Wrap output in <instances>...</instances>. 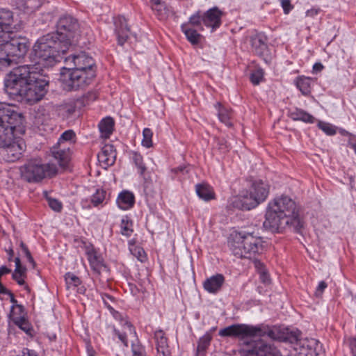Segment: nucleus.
Here are the masks:
<instances>
[{
    "label": "nucleus",
    "instance_id": "obj_1",
    "mask_svg": "<svg viewBox=\"0 0 356 356\" xmlns=\"http://www.w3.org/2000/svg\"><path fill=\"white\" fill-rule=\"evenodd\" d=\"M264 225L272 232H280L289 228L300 232L304 225L296 202L289 196L282 195L268 203Z\"/></svg>",
    "mask_w": 356,
    "mask_h": 356
},
{
    "label": "nucleus",
    "instance_id": "obj_2",
    "mask_svg": "<svg viewBox=\"0 0 356 356\" xmlns=\"http://www.w3.org/2000/svg\"><path fill=\"white\" fill-rule=\"evenodd\" d=\"M229 250L238 258L251 259L263 251V241L253 233L245 231L234 232L228 241Z\"/></svg>",
    "mask_w": 356,
    "mask_h": 356
},
{
    "label": "nucleus",
    "instance_id": "obj_3",
    "mask_svg": "<svg viewBox=\"0 0 356 356\" xmlns=\"http://www.w3.org/2000/svg\"><path fill=\"white\" fill-rule=\"evenodd\" d=\"M70 47V42L60 40L56 34L48 33L40 38L33 46L36 57L43 60H58L60 54H64Z\"/></svg>",
    "mask_w": 356,
    "mask_h": 356
},
{
    "label": "nucleus",
    "instance_id": "obj_4",
    "mask_svg": "<svg viewBox=\"0 0 356 356\" xmlns=\"http://www.w3.org/2000/svg\"><path fill=\"white\" fill-rule=\"evenodd\" d=\"M221 337H238L244 341H248L250 337H268L272 339H278V330L277 328L268 327L252 326L245 324H235L221 329L219 331Z\"/></svg>",
    "mask_w": 356,
    "mask_h": 356
},
{
    "label": "nucleus",
    "instance_id": "obj_5",
    "mask_svg": "<svg viewBox=\"0 0 356 356\" xmlns=\"http://www.w3.org/2000/svg\"><path fill=\"white\" fill-rule=\"evenodd\" d=\"M20 177L28 183H39L47 176H54L58 171L56 165L48 163H42L40 159L27 160L19 167Z\"/></svg>",
    "mask_w": 356,
    "mask_h": 356
},
{
    "label": "nucleus",
    "instance_id": "obj_6",
    "mask_svg": "<svg viewBox=\"0 0 356 356\" xmlns=\"http://www.w3.org/2000/svg\"><path fill=\"white\" fill-rule=\"evenodd\" d=\"M22 122V115L15 111L11 105L0 103V147L16 138L14 131Z\"/></svg>",
    "mask_w": 356,
    "mask_h": 356
},
{
    "label": "nucleus",
    "instance_id": "obj_7",
    "mask_svg": "<svg viewBox=\"0 0 356 356\" xmlns=\"http://www.w3.org/2000/svg\"><path fill=\"white\" fill-rule=\"evenodd\" d=\"M33 65H24L15 67L5 79V90L11 97H16L20 89L38 74Z\"/></svg>",
    "mask_w": 356,
    "mask_h": 356
},
{
    "label": "nucleus",
    "instance_id": "obj_8",
    "mask_svg": "<svg viewBox=\"0 0 356 356\" xmlns=\"http://www.w3.org/2000/svg\"><path fill=\"white\" fill-rule=\"evenodd\" d=\"M95 76V70L80 71L66 66L61 69L59 80L63 90L71 91L84 88Z\"/></svg>",
    "mask_w": 356,
    "mask_h": 356
},
{
    "label": "nucleus",
    "instance_id": "obj_9",
    "mask_svg": "<svg viewBox=\"0 0 356 356\" xmlns=\"http://www.w3.org/2000/svg\"><path fill=\"white\" fill-rule=\"evenodd\" d=\"M269 192L268 186L261 180L252 183L250 193L237 198L234 206L242 210H250L264 202Z\"/></svg>",
    "mask_w": 356,
    "mask_h": 356
},
{
    "label": "nucleus",
    "instance_id": "obj_10",
    "mask_svg": "<svg viewBox=\"0 0 356 356\" xmlns=\"http://www.w3.org/2000/svg\"><path fill=\"white\" fill-rule=\"evenodd\" d=\"M35 78L26 83L16 97H20L22 101H25L30 104L40 101L47 93L49 82L40 73Z\"/></svg>",
    "mask_w": 356,
    "mask_h": 356
},
{
    "label": "nucleus",
    "instance_id": "obj_11",
    "mask_svg": "<svg viewBox=\"0 0 356 356\" xmlns=\"http://www.w3.org/2000/svg\"><path fill=\"white\" fill-rule=\"evenodd\" d=\"M60 40L70 42V46L75 44L79 35L78 20L70 15L61 16L56 24V31L54 33Z\"/></svg>",
    "mask_w": 356,
    "mask_h": 356
},
{
    "label": "nucleus",
    "instance_id": "obj_12",
    "mask_svg": "<svg viewBox=\"0 0 356 356\" xmlns=\"http://www.w3.org/2000/svg\"><path fill=\"white\" fill-rule=\"evenodd\" d=\"M240 353L241 356H282L275 346L261 339L244 341V346L241 348Z\"/></svg>",
    "mask_w": 356,
    "mask_h": 356
},
{
    "label": "nucleus",
    "instance_id": "obj_13",
    "mask_svg": "<svg viewBox=\"0 0 356 356\" xmlns=\"http://www.w3.org/2000/svg\"><path fill=\"white\" fill-rule=\"evenodd\" d=\"M22 22L15 18L12 11L8 9H0V42L10 38L13 31L22 29Z\"/></svg>",
    "mask_w": 356,
    "mask_h": 356
},
{
    "label": "nucleus",
    "instance_id": "obj_14",
    "mask_svg": "<svg viewBox=\"0 0 356 356\" xmlns=\"http://www.w3.org/2000/svg\"><path fill=\"white\" fill-rule=\"evenodd\" d=\"M293 356H324L322 344L314 339L297 342L293 348Z\"/></svg>",
    "mask_w": 356,
    "mask_h": 356
},
{
    "label": "nucleus",
    "instance_id": "obj_15",
    "mask_svg": "<svg viewBox=\"0 0 356 356\" xmlns=\"http://www.w3.org/2000/svg\"><path fill=\"white\" fill-rule=\"evenodd\" d=\"M25 149V143L22 140L15 138L0 147V155L6 162L13 163L20 159Z\"/></svg>",
    "mask_w": 356,
    "mask_h": 356
},
{
    "label": "nucleus",
    "instance_id": "obj_16",
    "mask_svg": "<svg viewBox=\"0 0 356 356\" xmlns=\"http://www.w3.org/2000/svg\"><path fill=\"white\" fill-rule=\"evenodd\" d=\"M6 51H10L11 56L14 58L15 63L23 58L27 53L30 44L26 38H10L6 39Z\"/></svg>",
    "mask_w": 356,
    "mask_h": 356
},
{
    "label": "nucleus",
    "instance_id": "obj_17",
    "mask_svg": "<svg viewBox=\"0 0 356 356\" xmlns=\"http://www.w3.org/2000/svg\"><path fill=\"white\" fill-rule=\"evenodd\" d=\"M67 67H72L75 70L89 71L95 70V62L92 57L88 56L83 52L78 55H72L67 57L65 60Z\"/></svg>",
    "mask_w": 356,
    "mask_h": 356
},
{
    "label": "nucleus",
    "instance_id": "obj_18",
    "mask_svg": "<svg viewBox=\"0 0 356 356\" xmlns=\"http://www.w3.org/2000/svg\"><path fill=\"white\" fill-rule=\"evenodd\" d=\"M222 16V12L217 7L210 8L203 15V24L213 31L221 25Z\"/></svg>",
    "mask_w": 356,
    "mask_h": 356
},
{
    "label": "nucleus",
    "instance_id": "obj_19",
    "mask_svg": "<svg viewBox=\"0 0 356 356\" xmlns=\"http://www.w3.org/2000/svg\"><path fill=\"white\" fill-rule=\"evenodd\" d=\"M116 158L115 150L113 145H105L97 155L98 161L104 168L114 164Z\"/></svg>",
    "mask_w": 356,
    "mask_h": 356
},
{
    "label": "nucleus",
    "instance_id": "obj_20",
    "mask_svg": "<svg viewBox=\"0 0 356 356\" xmlns=\"http://www.w3.org/2000/svg\"><path fill=\"white\" fill-rule=\"evenodd\" d=\"M115 26L118 44L123 45L127 40L130 33V29L128 26L127 19L122 16L118 17L115 19Z\"/></svg>",
    "mask_w": 356,
    "mask_h": 356
},
{
    "label": "nucleus",
    "instance_id": "obj_21",
    "mask_svg": "<svg viewBox=\"0 0 356 356\" xmlns=\"http://www.w3.org/2000/svg\"><path fill=\"white\" fill-rule=\"evenodd\" d=\"M154 339L156 341V348L157 350L156 356H171L168 344V339L163 330H158L155 331Z\"/></svg>",
    "mask_w": 356,
    "mask_h": 356
},
{
    "label": "nucleus",
    "instance_id": "obj_22",
    "mask_svg": "<svg viewBox=\"0 0 356 356\" xmlns=\"http://www.w3.org/2000/svg\"><path fill=\"white\" fill-rule=\"evenodd\" d=\"M252 51L259 56H264L268 52L267 38L261 33L251 38Z\"/></svg>",
    "mask_w": 356,
    "mask_h": 356
},
{
    "label": "nucleus",
    "instance_id": "obj_23",
    "mask_svg": "<svg viewBox=\"0 0 356 356\" xmlns=\"http://www.w3.org/2000/svg\"><path fill=\"white\" fill-rule=\"evenodd\" d=\"M224 282V276L222 274H216L207 278L203 283V287L210 293H216L220 290Z\"/></svg>",
    "mask_w": 356,
    "mask_h": 356
},
{
    "label": "nucleus",
    "instance_id": "obj_24",
    "mask_svg": "<svg viewBox=\"0 0 356 356\" xmlns=\"http://www.w3.org/2000/svg\"><path fill=\"white\" fill-rule=\"evenodd\" d=\"M52 156L58 161L59 165L63 168H67L70 160V151L69 147L63 148L54 147L51 149Z\"/></svg>",
    "mask_w": 356,
    "mask_h": 356
},
{
    "label": "nucleus",
    "instance_id": "obj_25",
    "mask_svg": "<svg viewBox=\"0 0 356 356\" xmlns=\"http://www.w3.org/2000/svg\"><path fill=\"white\" fill-rule=\"evenodd\" d=\"M90 98L94 100L96 99L95 93H88L86 96L83 97V99H77L76 101H71L68 103L63 104L60 106L59 111L64 117H69L72 115L76 108V104L81 102H83L86 99Z\"/></svg>",
    "mask_w": 356,
    "mask_h": 356
},
{
    "label": "nucleus",
    "instance_id": "obj_26",
    "mask_svg": "<svg viewBox=\"0 0 356 356\" xmlns=\"http://www.w3.org/2000/svg\"><path fill=\"white\" fill-rule=\"evenodd\" d=\"M122 325L123 330L122 331L114 329L115 334L118 335L119 339L124 343L125 346H128L127 336L136 335L134 327L130 322L126 319L122 320Z\"/></svg>",
    "mask_w": 356,
    "mask_h": 356
},
{
    "label": "nucleus",
    "instance_id": "obj_27",
    "mask_svg": "<svg viewBox=\"0 0 356 356\" xmlns=\"http://www.w3.org/2000/svg\"><path fill=\"white\" fill-rule=\"evenodd\" d=\"M116 202L121 209H129L134 205V195L130 191H123L119 194Z\"/></svg>",
    "mask_w": 356,
    "mask_h": 356
},
{
    "label": "nucleus",
    "instance_id": "obj_28",
    "mask_svg": "<svg viewBox=\"0 0 356 356\" xmlns=\"http://www.w3.org/2000/svg\"><path fill=\"white\" fill-rule=\"evenodd\" d=\"M15 269L12 275V277L19 285H24V279L26 277V268L22 265L20 259L18 257L15 259Z\"/></svg>",
    "mask_w": 356,
    "mask_h": 356
},
{
    "label": "nucleus",
    "instance_id": "obj_29",
    "mask_svg": "<svg viewBox=\"0 0 356 356\" xmlns=\"http://www.w3.org/2000/svg\"><path fill=\"white\" fill-rule=\"evenodd\" d=\"M114 127V120L111 117H106L101 120L99 124V129L101 136L104 138H108L113 133Z\"/></svg>",
    "mask_w": 356,
    "mask_h": 356
},
{
    "label": "nucleus",
    "instance_id": "obj_30",
    "mask_svg": "<svg viewBox=\"0 0 356 356\" xmlns=\"http://www.w3.org/2000/svg\"><path fill=\"white\" fill-rule=\"evenodd\" d=\"M195 191L198 197L205 201L214 199L215 194L211 187L207 184H198L195 186Z\"/></svg>",
    "mask_w": 356,
    "mask_h": 356
},
{
    "label": "nucleus",
    "instance_id": "obj_31",
    "mask_svg": "<svg viewBox=\"0 0 356 356\" xmlns=\"http://www.w3.org/2000/svg\"><path fill=\"white\" fill-rule=\"evenodd\" d=\"M88 261L92 269L99 274L103 268H105L102 259L99 257L95 250H90L87 252Z\"/></svg>",
    "mask_w": 356,
    "mask_h": 356
},
{
    "label": "nucleus",
    "instance_id": "obj_32",
    "mask_svg": "<svg viewBox=\"0 0 356 356\" xmlns=\"http://www.w3.org/2000/svg\"><path fill=\"white\" fill-rule=\"evenodd\" d=\"M295 83L303 95L307 96L311 93L312 83V79L311 78L298 76L296 79Z\"/></svg>",
    "mask_w": 356,
    "mask_h": 356
},
{
    "label": "nucleus",
    "instance_id": "obj_33",
    "mask_svg": "<svg viewBox=\"0 0 356 356\" xmlns=\"http://www.w3.org/2000/svg\"><path fill=\"white\" fill-rule=\"evenodd\" d=\"M289 116L293 120H300L307 123H313L314 122V118L312 115L299 108L290 111Z\"/></svg>",
    "mask_w": 356,
    "mask_h": 356
},
{
    "label": "nucleus",
    "instance_id": "obj_34",
    "mask_svg": "<svg viewBox=\"0 0 356 356\" xmlns=\"http://www.w3.org/2000/svg\"><path fill=\"white\" fill-rule=\"evenodd\" d=\"M16 63L10 51H6V42H0V65L2 67L10 66Z\"/></svg>",
    "mask_w": 356,
    "mask_h": 356
},
{
    "label": "nucleus",
    "instance_id": "obj_35",
    "mask_svg": "<svg viewBox=\"0 0 356 356\" xmlns=\"http://www.w3.org/2000/svg\"><path fill=\"white\" fill-rule=\"evenodd\" d=\"M181 31L185 34L187 40L192 44H197L199 43L201 38V35L198 33L196 30L190 28L188 24H182Z\"/></svg>",
    "mask_w": 356,
    "mask_h": 356
},
{
    "label": "nucleus",
    "instance_id": "obj_36",
    "mask_svg": "<svg viewBox=\"0 0 356 356\" xmlns=\"http://www.w3.org/2000/svg\"><path fill=\"white\" fill-rule=\"evenodd\" d=\"M24 308L21 305H13L10 313V318L15 323L26 317Z\"/></svg>",
    "mask_w": 356,
    "mask_h": 356
},
{
    "label": "nucleus",
    "instance_id": "obj_37",
    "mask_svg": "<svg viewBox=\"0 0 356 356\" xmlns=\"http://www.w3.org/2000/svg\"><path fill=\"white\" fill-rule=\"evenodd\" d=\"M152 9L160 19H165L169 14V9L163 2L159 1L152 5Z\"/></svg>",
    "mask_w": 356,
    "mask_h": 356
},
{
    "label": "nucleus",
    "instance_id": "obj_38",
    "mask_svg": "<svg viewBox=\"0 0 356 356\" xmlns=\"http://www.w3.org/2000/svg\"><path fill=\"white\" fill-rule=\"evenodd\" d=\"M106 192L103 189H97L91 197V202L94 207L103 204L106 200Z\"/></svg>",
    "mask_w": 356,
    "mask_h": 356
},
{
    "label": "nucleus",
    "instance_id": "obj_39",
    "mask_svg": "<svg viewBox=\"0 0 356 356\" xmlns=\"http://www.w3.org/2000/svg\"><path fill=\"white\" fill-rule=\"evenodd\" d=\"M65 280L66 282L67 288L76 287L81 284L80 279L75 275L67 273L65 275Z\"/></svg>",
    "mask_w": 356,
    "mask_h": 356
},
{
    "label": "nucleus",
    "instance_id": "obj_40",
    "mask_svg": "<svg viewBox=\"0 0 356 356\" xmlns=\"http://www.w3.org/2000/svg\"><path fill=\"white\" fill-rule=\"evenodd\" d=\"M152 136L153 133L149 128H145L143 131V138L142 140L143 146L149 148L152 146Z\"/></svg>",
    "mask_w": 356,
    "mask_h": 356
},
{
    "label": "nucleus",
    "instance_id": "obj_41",
    "mask_svg": "<svg viewBox=\"0 0 356 356\" xmlns=\"http://www.w3.org/2000/svg\"><path fill=\"white\" fill-rule=\"evenodd\" d=\"M216 106L219 107L218 108V118L220 120L225 123L227 125H230L229 119L231 118L230 113L225 108H221V105L220 103H217Z\"/></svg>",
    "mask_w": 356,
    "mask_h": 356
},
{
    "label": "nucleus",
    "instance_id": "obj_42",
    "mask_svg": "<svg viewBox=\"0 0 356 356\" xmlns=\"http://www.w3.org/2000/svg\"><path fill=\"white\" fill-rule=\"evenodd\" d=\"M202 22H203V15H201L200 11H197L189 18L188 24L200 26V30H203Z\"/></svg>",
    "mask_w": 356,
    "mask_h": 356
},
{
    "label": "nucleus",
    "instance_id": "obj_43",
    "mask_svg": "<svg viewBox=\"0 0 356 356\" xmlns=\"http://www.w3.org/2000/svg\"><path fill=\"white\" fill-rule=\"evenodd\" d=\"M133 160L138 168L140 174L143 175L146 170V167L143 163V156L140 154L135 152L133 154Z\"/></svg>",
    "mask_w": 356,
    "mask_h": 356
},
{
    "label": "nucleus",
    "instance_id": "obj_44",
    "mask_svg": "<svg viewBox=\"0 0 356 356\" xmlns=\"http://www.w3.org/2000/svg\"><path fill=\"white\" fill-rule=\"evenodd\" d=\"M255 266L258 268L259 277L261 281L264 284H268L270 282V278L268 273L265 271V269L259 261H255Z\"/></svg>",
    "mask_w": 356,
    "mask_h": 356
},
{
    "label": "nucleus",
    "instance_id": "obj_45",
    "mask_svg": "<svg viewBox=\"0 0 356 356\" xmlns=\"http://www.w3.org/2000/svg\"><path fill=\"white\" fill-rule=\"evenodd\" d=\"M132 222L127 219H122L121 221V233L122 235L129 236H131L133 229H131Z\"/></svg>",
    "mask_w": 356,
    "mask_h": 356
},
{
    "label": "nucleus",
    "instance_id": "obj_46",
    "mask_svg": "<svg viewBox=\"0 0 356 356\" xmlns=\"http://www.w3.org/2000/svg\"><path fill=\"white\" fill-rule=\"evenodd\" d=\"M211 340V337L208 334L202 337L198 341L197 350L204 351L210 344Z\"/></svg>",
    "mask_w": 356,
    "mask_h": 356
},
{
    "label": "nucleus",
    "instance_id": "obj_47",
    "mask_svg": "<svg viewBox=\"0 0 356 356\" xmlns=\"http://www.w3.org/2000/svg\"><path fill=\"white\" fill-rule=\"evenodd\" d=\"M318 127L323 131H324L327 135L332 136L336 134V130H335L334 127L329 123L324 122H319L318 124Z\"/></svg>",
    "mask_w": 356,
    "mask_h": 356
},
{
    "label": "nucleus",
    "instance_id": "obj_48",
    "mask_svg": "<svg viewBox=\"0 0 356 356\" xmlns=\"http://www.w3.org/2000/svg\"><path fill=\"white\" fill-rule=\"evenodd\" d=\"M264 72L261 69H257L253 71L250 74V81L254 85H258L262 80Z\"/></svg>",
    "mask_w": 356,
    "mask_h": 356
},
{
    "label": "nucleus",
    "instance_id": "obj_49",
    "mask_svg": "<svg viewBox=\"0 0 356 356\" xmlns=\"http://www.w3.org/2000/svg\"><path fill=\"white\" fill-rule=\"evenodd\" d=\"M75 137V134L72 130L64 131L58 139V145L60 146L64 143L70 141Z\"/></svg>",
    "mask_w": 356,
    "mask_h": 356
},
{
    "label": "nucleus",
    "instance_id": "obj_50",
    "mask_svg": "<svg viewBox=\"0 0 356 356\" xmlns=\"http://www.w3.org/2000/svg\"><path fill=\"white\" fill-rule=\"evenodd\" d=\"M14 324L18 326L22 330L25 332L26 334H31L32 327L26 317L19 321V322L15 323Z\"/></svg>",
    "mask_w": 356,
    "mask_h": 356
},
{
    "label": "nucleus",
    "instance_id": "obj_51",
    "mask_svg": "<svg viewBox=\"0 0 356 356\" xmlns=\"http://www.w3.org/2000/svg\"><path fill=\"white\" fill-rule=\"evenodd\" d=\"M20 248L22 254L26 257L28 261L32 265V267L34 268L35 266V262L27 246L22 241L20 242Z\"/></svg>",
    "mask_w": 356,
    "mask_h": 356
},
{
    "label": "nucleus",
    "instance_id": "obj_52",
    "mask_svg": "<svg viewBox=\"0 0 356 356\" xmlns=\"http://www.w3.org/2000/svg\"><path fill=\"white\" fill-rule=\"evenodd\" d=\"M131 350L134 356H146L145 348L139 343H132Z\"/></svg>",
    "mask_w": 356,
    "mask_h": 356
},
{
    "label": "nucleus",
    "instance_id": "obj_53",
    "mask_svg": "<svg viewBox=\"0 0 356 356\" xmlns=\"http://www.w3.org/2000/svg\"><path fill=\"white\" fill-rule=\"evenodd\" d=\"M49 206L55 211H60L62 209V204L58 200L54 198L48 199Z\"/></svg>",
    "mask_w": 356,
    "mask_h": 356
},
{
    "label": "nucleus",
    "instance_id": "obj_54",
    "mask_svg": "<svg viewBox=\"0 0 356 356\" xmlns=\"http://www.w3.org/2000/svg\"><path fill=\"white\" fill-rule=\"evenodd\" d=\"M134 254L137 257V259L141 262L145 261L146 254L144 250L140 248H136L134 250Z\"/></svg>",
    "mask_w": 356,
    "mask_h": 356
},
{
    "label": "nucleus",
    "instance_id": "obj_55",
    "mask_svg": "<svg viewBox=\"0 0 356 356\" xmlns=\"http://www.w3.org/2000/svg\"><path fill=\"white\" fill-rule=\"evenodd\" d=\"M216 140L220 151L224 152L228 150L229 146L225 138H216Z\"/></svg>",
    "mask_w": 356,
    "mask_h": 356
},
{
    "label": "nucleus",
    "instance_id": "obj_56",
    "mask_svg": "<svg viewBox=\"0 0 356 356\" xmlns=\"http://www.w3.org/2000/svg\"><path fill=\"white\" fill-rule=\"evenodd\" d=\"M281 3L285 14H288L293 8L290 0H281Z\"/></svg>",
    "mask_w": 356,
    "mask_h": 356
},
{
    "label": "nucleus",
    "instance_id": "obj_57",
    "mask_svg": "<svg viewBox=\"0 0 356 356\" xmlns=\"http://www.w3.org/2000/svg\"><path fill=\"white\" fill-rule=\"evenodd\" d=\"M17 356H37L35 352L29 348H24Z\"/></svg>",
    "mask_w": 356,
    "mask_h": 356
},
{
    "label": "nucleus",
    "instance_id": "obj_58",
    "mask_svg": "<svg viewBox=\"0 0 356 356\" xmlns=\"http://www.w3.org/2000/svg\"><path fill=\"white\" fill-rule=\"evenodd\" d=\"M327 287V284L324 281H321L319 282L316 291V296H320L322 294L324 289Z\"/></svg>",
    "mask_w": 356,
    "mask_h": 356
},
{
    "label": "nucleus",
    "instance_id": "obj_59",
    "mask_svg": "<svg viewBox=\"0 0 356 356\" xmlns=\"http://www.w3.org/2000/svg\"><path fill=\"white\" fill-rule=\"evenodd\" d=\"M11 272V270L6 266L0 267V276L2 277L4 275L8 274Z\"/></svg>",
    "mask_w": 356,
    "mask_h": 356
},
{
    "label": "nucleus",
    "instance_id": "obj_60",
    "mask_svg": "<svg viewBox=\"0 0 356 356\" xmlns=\"http://www.w3.org/2000/svg\"><path fill=\"white\" fill-rule=\"evenodd\" d=\"M318 13V10L315 8H312L308 10L306 13V15L308 17H314Z\"/></svg>",
    "mask_w": 356,
    "mask_h": 356
},
{
    "label": "nucleus",
    "instance_id": "obj_61",
    "mask_svg": "<svg viewBox=\"0 0 356 356\" xmlns=\"http://www.w3.org/2000/svg\"><path fill=\"white\" fill-rule=\"evenodd\" d=\"M323 68V66L320 63H315L313 66V70L314 71H321V70H322Z\"/></svg>",
    "mask_w": 356,
    "mask_h": 356
},
{
    "label": "nucleus",
    "instance_id": "obj_62",
    "mask_svg": "<svg viewBox=\"0 0 356 356\" xmlns=\"http://www.w3.org/2000/svg\"><path fill=\"white\" fill-rule=\"evenodd\" d=\"M7 252L9 255V257H8V260L9 261H11L12 260V258L14 255V251L12 248H10L9 250H7Z\"/></svg>",
    "mask_w": 356,
    "mask_h": 356
},
{
    "label": "nucleus",
    "instance_id": "obj_63",
    "mask_svg": "<svg viewBox=\"0 0 356 356\" xmlns=\"http://www.w3.org/2000/svg\"><path fill=\"white\" fill-rule=\"evenodd\" d=\"M10 296V301L13 302V305H18L17 300L15 299L14 296L12 293L9 292Z\"/></svg>",
    "mask_w": 356,
    "mask_h": 356
},
{
    "label": "nucleus",
    "instance_id": "obj_64",
    "mask_svg": "<svg viewBox=\"0 0 356 356\" xmlns=\"http://www.w3.org/2000/svg\"><path fill=\"white\" fill-rule=\"evenodd\" d=\"M106 299H110V300H111V299H112V298H111V296H109V295H108V294H105V295L102 297L103 300H104V302H105V304H107V303H106Z\"/></svg>",
    "mask_w": 356,
    "mask_h": 356
}]
</instances>
